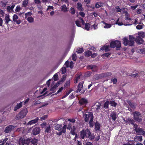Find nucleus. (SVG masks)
<instances>
[{
    "instance_id": "nucleus-9",
    "label": "nucleus",
    "mask_w": 145,
    "mask_h": 145,
    "mask_svg": "<svg viewBox=\"0 0 145 145\" xmlns=\"http://www.w3.org/2000/svg\"><path fill=\"white\" fill-rule=\"evenodd\" d=\"M16 126H15L11 125H9L6 128L4 131L6 133H8L10 132Z\"/></svg>"
},
{
    "instance_id": "nucleus-60",
    "label": "nucleus",
    "mask_w": 145,
    "mask_h": 145,
    "mask_svg": "<svg viewBox=\"0 0 145 145\" xmlns=\"http://www.w3.org/2000/svg\"><path fill=\"white\" fill-rule=\"evenodd\" d=\"M93 119L92 120H89V124L90 126L91 127H92L93 125Z\"/></svg>"
},
{
    "instance_id": "nucleus-63",
    "label": "nucleus",
    "mask_w": 145,
    "mask_h": 145,
    "mask_svg": "<svg viewBox=\"0 0 145 145\" xmlns=\"http://www.w3.org/2000/svg\"><path fill=\"white\" fill-rule=\"evenodd\" d=\"M110 54V53H107L103 54L102 56L103 57L106 56L108 57Z\"/></svg>"
},
{
    "instance_id": "nucleus-41",
    "label": "nucleus",
    "mask_w": 145,
    "mask_h": 145,
    "mask_svg": "<svg viewBox=\"0 0 145 145\" xmlns=\"http://www.w3.org/2000/svg\"><path fill=\"white\" fill-rule=\"evenodd\" d=\"M28 0H25L23 2L22 5L23 7H25L27 6L28 3Z\"/></svg>"
},
{
    "instance_id": "nucleus-44",
    "label": "nucleus",
    "mask_w": 145,
    "mask_h": 145,
    "mask_svg": "<svg viewBox=\"0 0 145 145\" xmlns=\"http://www.w3.org/2000/svg\"><path fill=\"white\" fill-rule=\"evenodd\" d=\"M77 5L78 9L79 10H82V7L81 4L80 3H78L77 4Z\"/></svg>"
},
{
    "instance_id": "nucleus-10",
    "label": "nucleus",
    "mask_w": 145,
    "mask_h": 145,
    "mask_svg": "<svg viewBox=\"0 0 145 145\" xmlns=\"http://www.w3.org/2000/svg\"><path fill=\"white\" fill-rule=\"evenodd\" d=\"M88 103V101L85 98H82L79 101L80 104L83 106H86Z\"/></svg>"
},
{
    "instance_id": "nucleus-43",
    "label": "nucleus",
    "mask_w": 145,
    "mask_h": 145,
    "mask_svg": "<svg viewBox=\"0 0 145 145\" xmlns=\"http://www.w3.org/2000/svg\"><path fill=\"white\" fill-rule=\"evenodd\" d=\"M27 18L28 21L29 23H32L34 21V19L31 17H28Z\"/></svg>"
},
{
    "instance_id": "nucleus-8",
    "label": "nucleus",
    "mask_w": 145,
    "mask_h": 145,
    "mask_svg": "<svg viewBox=\"0 0 145 145\" xmlns=\"http://www.w3.org/2000/svg\"><path fill=\"white\" fill-rule=\"evenodd\" d=\"M64 125L63 127L61 124H57L55 126V129L59 131H61V132L65 133L66 132L67 129V125L64 124Z\"/></svg>"
},
{
    "instance_id": "nucleus-40",
    "label": "nucleus",
    "mask_w": 145,
    "mask_h": 145,
    "mask_svg": "<svg viewBox=\"0 0 145 145\" xmlns=\"http://www.w3.org/2000/svg\"><path fill=\"white\" fill-rule=\"evenodd\" d=\"M71 129V133L72 135H75L76 134L75 133L76 128L74 126H73V127Z\"/></svg>"
},
{
    "instance_id": "nucleus-17",
    "label": "nucleus",
    "mask_w": 145,
    "mask_h": 145,
    "mask_svg": "<svg viewBox=\"0 0 145 145\" xmlns=\"http://www.w3.org/2000/svg\"><path fill=\"white\" fill-rule=\"evenodd\" d=\"M135 40L136 42L139 44H142L143 43V41L142 38L140 37L137 36L136 37Z\"/></svg>"
},
{
    "instance_id": "nucleus-1",
    "label": "nucleus",
    "mask_w": 145,
    "mask_h": 145,
    "mask_svg": "<svg viewBox=\"0 0 145 145\" xmlns=\"http://www.w3.org/2000/svg\"><path fill=\"white\" fill-rule=\"evenodd\" d=\"M135 40V37L133 36L130 35L129 36V40H128L127 38L126 37H124L123 39V43L124 45L125 46H127L128 45L130 46H131L133 45Z\"/></svg>"
},
{
    "instance_id": "nucleus-57",
    "label": "nucleus",
    "mask_w": 145,
    "mask_h": 145,
    "mask_svg": "<svg viewBox=\"0 0 145 145\" xmlns=\"http://www.w3.org/2000/svg\"><path fill=\"white\" fill-rule=\"evenodd\" d=\"M66 69L65 67H63L61 68V71L63 74H64L66 72Z\"/></svg>"
},
{
    "instance_id": "nucleus-12",
    "label": "nucleus",
    "mask_w": 145,
    "mask_h": 145,
    "mask_svg": "<svg viewBox=\"0 0 145 145\" xmlns=\"http://www.w3.org/2000/svg\"><path fill=\"white\" fill-rule=\"evenodd\" d=\"M18 19V17L16 14H14L13 16V20L14 22H16L17 24H20L21 22L20 19Z\"/></svg>"
},
{
    "instance_id": "nucleus-34",
    "label": "nucleus",
    "mask_w": 145,
    "mask_h": 145,
    "mask_svg": "<svg viewBox=\"0 0 145 145\" xmlns=\"http://www.w3.org/2000/svg\"><path fill=\"white\" fill-rule=\"evenodd\" d=\"M112 119L114 121L116 119V114L114 112H112L110 115Z\"/></svg>"
},
{
    "instance_id": "nucleus-16",
    "label": "nucleus",
    "mask_w": 145,
    "mask_h": 145,
    "mask_svg": "<svg viewBox=\"0 0 145 145\" xmlns=\"http://www.w3.org/2000/svg\"><path fill=\"white\" fill-rule=\"evenodd\" d=\"M142 137L141 136H136L134 137V140L135 142H140L142 141Z\"/></svg>"
},
{
    "instance_id": "nucleus-22",
    "label": "nucleus",
    "mask_w": 145,
    "mask_h": 145,
    "mask_svg": "<svg viewBox=\"0 0 145 145\" xmlns=\"http://www.w3.org/2000/svg\"><path fill=\"white\" fill-rule=\"evenodd\" d=\"M51 125L47 124V125L45 127V132L46 133H49L51 131Z\"/></svg>"
},
{
    "instance_id": "nucleus-6",
    "label": "nucleus",
    "mask_w": 145,
    "mask_h": 145,
    "mask_svg": "<svg viewBox=\"0 0 145 145\" xmlns=\"http://www.w3.org/2000/svg\"><path fill=\"white\" fill-rule=\"evenodd\" d=\"M84 117L86 122H88L90 120H93V113L91 112H86Z\"/></svg>"
},
{
    "instance_id": "nucleus-4",
    "label": "nucleus",
    "mask_w": 145,
    "mask_h": 145,
    "mask_svg": "<svg viewBox=\"0 0 145 145\" xmlns=\"http://www.w3.org/2000/svg\"><path fill=\"white\" fill-rule=\"evenodd\" d=\"M110 46V47L112 48H114L116 47L117 50H118V48L121 47V44L120 42L119 41L114 40L111 42Z\"/></svg>"
},
{
    "instance_id": "nucleus-53",
    "label": "nucleus",
    "mask_w": 145,
    "mask_h": 145,
    "mask_svg": "<svg viewBox=\"0 0 145 145\" xmlns=\"http://www.w3.org/2000/svg\"><path fill=\"white\" fill-rule=\"evenodd\" d=\"M70 80H68L67 82L65 84V87L69 86H70Z\"/></svg>"
},
{
    "instance_id": "nucleus-21",
    "label": "nucleus",
    "mask_w": 145,
    "mask_h": 145,
    "mask_svg": "<svg viewBox=\"0 0 145 145\" xmlns=\"http://www.w3.org/2000/svg\"><path fill=\"white\" fill-rule=\"evenodd\" d=\"M39 119L38 118H37L33 120H32L28 122L27 123V124L28 125H31L32 124H33L36 123L38 121V120Z\"/></svg>"
},
{
    "instance_id": "nucleus-18",
    "label": "nucleus",
    "mask_w": 145,
    "mask_h": 145,
    "mask_svg": "<svg viewBox=\"0 0 145 145\" xmlns=\"http://www.w3.org/2000/svg\"><path fill=\"white\" fill-rule=\"evenodd\" d=\"M15 7V5L13 4L10 7V6H8L7 7V9L8 12H11L13 11V8Z\"/></svg>"
},
{
    "instance_id": "nucleus-42",
    "label": "nucleus",
    "mask_w": 145,
    "mask_h": 145,
    "mask_svg": "<svg viewBox=\"0 0 145 145\" xmlns=\"http://www.w3.org/2000/svg\"><path fill=\"white\" fill-rule=\"evenodd\" d=\"M92 52L90 51H88L85 52V55L86 56H89L91 55Z\"/></svg>"
},
{
    "instance_id": "nucleus-26",
    "label": "nucleus",
    "mask_w": 145,
    "mask_h": 145,
    "mask_svg": "<svg viewBox=\"0 0 145 145\" xmlns=\"http://www.w3.org/2000/svg\"><path fill=\"white\" fill-rule=\"evenodd\" d=\"M103 3L101 2H98L95 5V6L96 8H98L101 7H103Z\"/></svg>"
},
{
    "instance_id": "nucleus-11",
    "label": "nucleus",
    "mask_w": 145,
    "mask_h": 145,
    "mask_svg": "<svg viewBox=\"0 0 145 145\" xmlns=\"http://www.w3.org/2000/svg\"><path fill=\"white\" fill-rule=\"evenodd\" d=\"M75 23L77 26L81 27V23L82 24V25H84V21L82 18H80L78 20H77L76 21Z\"/></svg>"
},
{
    "instance_id": "nucleus-29",
    "label": "nucleus",
    "mask_w": 145,
    "mask_h": 145,
    "mask_svg": "<svg viewBox=\"0 0 145 145\" xmlns=\"http://www.w3.org/2000/svg\"><path fill=\"white\" fill-rule=\"evenodd\" d=\"M22 106V102H21L17 104L15 107L14 108V111H16L17 109L21 108Z\"/></svg>"
},
{
    "instance_id": "nucleus-50",
    "label": "nucleus",
    "mask_w": 145,
    "mask_h": 145,
    "mask_svg": "<svg viewBox=\"0 0 145 145\" xmlns=\"http://www.w3.org/2000/svg\"><path fill=\"white\" fill-rule=\"evenodd\" d=\"M119 18L118 19L116 22L115 23V24H118V25H123V23L122 22H120L119 21Z\"/></svg>"
},
{
    "instance_id": "nucleus-13",
    "label": "nucleus",
    "mask_w": 145,
    "mask_h": 145,
    "mask_svg": "<svg viewBox=\"0 0 145 145\" xmlns=\"http://www.w3.org/2000/svg\"><path fill=\"white\" fill-rule=\"evenodd\" d=\"M40 131V128L39 127H35L33 130V134L34 135H36L39 133Z\"/></svg>"
},
{
    "instance_id": "nucleus-52",
    "label": "nucleus",
    "mask_w": 145,
    "mask_h": 145,
    "mask_svg": "<svg viewBox=\"0 0 145 145\" xmlns=\"http://www.w3.org/2000/svg\"><path fill=\"white\" fill-rule=\"evenodd\" d=\"M116 10V12H120L121 11V10L120 8L118 6H116L115 7Z\"/></svg>"
},
{
    "instance_id": "nucleus-48",
    "label": "nucleus",
    "mask_w": 145,
    "mask_h": 145,
    "mask_svg": "<svg viewBox=\"0 0 145 145\" xmlns=\"http://www.w3.org/2000/svg\"><path fill=\"white\" fill-rule=\"evenodd\" d=\"M66 78V76L64 75L63 77H62L61 80L59 81L61 83H63L65 80Z\"/></svg>"
},
{
    "instance_id": "nucleus-32",
    "label": "nucleus",
    "mask_w": 145,
    "mask_h": 145,
    "mask_svg": "<svg viewBox=\"0 0 145 145\" xmlns=\"http://www.w3.org/2000/svg\"><path fill=\"white\" fill-rule=\"evenodd\" d=\"M83 27L87 30H88L90 27V25L88 23H86L84 22V25H83Z\"/></svg>"
},
{
    "instance_id": "nucleus-59",
    "label": "nucleus",
    "mask_w": 145,
    "mask_h": 145,
    "mask_svg": "<svg viewBox=\"0 0 145 145\" xmlns=\"http://www.w3.org/2000/svg\"><path fill=\"white\" fill-rule=\"evenodd\" d=\"M71 13L72 14H74L75 12V9H74V8H73L72 7L71 8Z\"/></svg>"
},
{
    "instance_id": "nucleus-33",
    "label": "nucleus",
    "mask_w": 145,
    "mask_h": 145,
    "mask_svg": "<svg viewBox=\"0 0 145 145\" xmlns=\"http://www.w3.org/2000/svg\"><path fill=\"white\" fill-rule=\"evenodd\" d=\"M38 140L35 138L32 139L31 141L32 144L34 145H37L38 144Z\"/></svg>"
},
{
    "instance_id": "nucleus-54",
    "label": "nucleus",
    "mask_w": 145,
    "mask_h": 145,
    "mask_svg": "<svg viewBox=\"0 0 145 145\" xmlns=\"http://www.w3.org/2000/svg\"><path fill=\"white\" fill-rule=\"evenodd\" d=\"M54 77V81H56L58 79V75L57 74H55L53 76Z\"/></svg>"
},
{
    "instance_id": "nucleus-5",
    "label": "nucleus",
    "mask_w": 145,
    "mask_h": 145,
    "mask_svg": "<svg viewBox=\"0 0 145 145\" xmlns=\"http://www.w3.org/2000/svg\"><path fill=\"white\" fill-rule=\"evenodd\" d=\"M133 118L135 121L139 122H140L142 121V116L139 112L135 111L133 112Z\"/></svg>"
},
{
    "instance_id": "nucleus-27",
    "label": "nucleus",
    "mask_w": 145,
    "mask_h": 145,
    "mask_svg": "<svg viewBox=\"0 0 145 145\" xmlns=\"http://www.w3.org/2000/svg\"><path fill=\"white\" fill-rule=\"evenodd\" d=\"M95 130L97 131L99 130L100 128V125L99 123L96 122L95 123Z\"/></svg>"
},
{
    "instance_id": "nucleus-61",
    "label": "nucleus",
    "mask_w": 145,
    "mask_h": 145,
    "mask_svg": "<svg viewBox=\"0 0 145 145\" xmlns=\"http://www.w3.org/2000/svg\"><path fill=\"white\" fill-rule=\"evenodd\" d=\"M63 89V87H61L57 91V92L55 93V95H56L57 94L61 92Z\"/></svg>"
},
{
    "instance_id": "nucleus-35",
    "label": "nucleus",
    "mask_w": 145,
    "mask_h": 145,
    "mask_svg": "<svg viewBox=\"0 0 145 145\" xmlns=\"http://www.w3.org/2000/svg\"><path fill=\"white\" fill-rule=\"evenodd\" d=\"M5 24L7 25L8 22L10 21L9 16L8 15H6L5 17Z\"/></svg>"
},
{
    "instance_id": "nucleus-28",
    "label": "nucleus",
    "mask_w": 145,
    "mask_h": 145,
    "mask_svg": "<svg viewBox=\"0 0 145 145\" xmlns=\"http://www.w3.org/2000/svg\"><path fill=\"white\" fill-rule=\"evenodd\" d=\"M67 125V128L68 129H72V123L71 122H68L66 123H64Z\"/></svg>"
},
{
    "instance_id": "nucleus-2",
    "label": "nucleus",
    "mask_w": 145,
    "mask_h": 145,
    "mask_svg": "<svg viewBox=\"0 0 145 145\" xmlns=\"http://www.w3.org/2000/svg\"><path fill=\"white\" fill-rule=\"evenodd\" d=\"M90 135V132L88 129H84L80 132V137L82 139L88 138Z\"/></svg>"
},
{
    "instance_id": "nucleus-45",
    "label": "nucleus",
    "mask_w": 145,
    "mask_h": 145,
    "mask_svg": "<svg viewBox=\"0 0 145 145\" xmlns=\"http://www.w3.org/2000/svg\"><path fill=\"white\" fill-rule=\"evenodd\" d=\"M32 15V14L31 12H29L25 14V18L26 19L28 17H31L30 16Z\"/></svg>"
},
{
    "instance_id": "nucleus-55",
    "label": "nucleus",
    "mask_w": 145,
    "mask_h": 145,
    "mask_svg": "<svg viewBox=\"0 0 145 145\" xmlns=\"http://www.w3.org/2000/svg\"><path fill=\"white\" fill-rule=\"evenodd\" d=\"M20 9L21 7L19 5L17 6L16 7L15 11L17 12H19L20 10Z\"/></svg>"
},
{
    "instance_id": "nucleus-24",
    "label": "nucleus",
    "mask_w": 145,
    "mask_h": 145,
    "mask_svg": "<svg viewBox=\"0 0 145 145\" xmlns=\"http://www.w3.org/2000/svg\"><path fill=\"white\" fill-rule=\"evenodd\" d=\"M84 82H80L79 83L78 86V89L76 91L77 92H80L81 89L82 88Z\"/></svg>"
},
{
    "instance_id": "nucleus-38",
    "label": "nucleus",
    "mask_w": 145,
    "mask_h": 145,
    "mask_svg": "<svg viewBox=\"0 0 145 145\" xmlns=\"http://www.w3.org/2000/svg\"><path fill=\"white\" fill-rule=\"evenodd\" d=\"M138 36L142 38H144L145 37V34L144 32H139L138 33Z\"/></svg>"
},
{
    "instance_id": "nucleus-20",
    "label": "nucleus",
    "mask_w": 145,
    "mask_h": 145,
    "mask_svg": "<svg viewBox=\"0 0 145 145\" xmlns=\"http://www.w3.org/2000/svg\"><path fill=\"white\" fill-rule=\"evenodd\" d=\"M101 106V104L99 103H96L93 106L94 108H96V110L98 111L100 109Z\"/></svg>"
},
{
    "instance_id": "nucleus-49",
    "label": "nucleus",
    "mask_w": 145,
    "mask_h": 145,
    "mask_svg": "<svg viewBox=\"0 0 145 145\" xmlns=\"http://www.w3.org/2000/svg\"><path fill=\"white\" fill-rule=\"evenodd\" d=\"M84 50L82 48H78L76 51V52L78 54L81 53Z\"/></svg>"
},
{
    "instance_id": "nucleus-25",
    "label": "nucleus",
    "mask_w": 145,
    "mask_h": 145,
    "mask_svg": "<svg viewBox=\"0 0 145 145\" xmlns=\"http://www.w3.org/2000/svg\"><path fill=\"white\" fill-rule=\"evenodd\" d=\"M102 23L105 25L104 28L105 29L109 28L111 27V25L110 24L106 23L104 21H102Z\"/></svg>"
},
{
    "instance_id": "nucleus-58",
    "label": "nucleus",
    "mask_w": 145,
    "mask_h": 145,
    "mask_svg": "<svg viewBox=\"0 0 145 145\" xmlns=\"http://www.w3.org/2000/svg\"><path fill=\"white\" fill-rule=\"evenodd\" d=\"M68 121L69 122L71 123H74L75 122V120L74 118L69 119L68 120Z\"/></svg>"
},
{
    "instance_id": "nucleus-14",
    "label": "nucleus",
    "mask_w": 145,
    "mask_h": 145,
    "mask_svg": "<svg viewBox=\"0 0 145 145\" xmlns=\"http://www.w3.org/2000/svg\"><path fill=\"white\" fill-rule=\"evenodd\" d=\"M25 142L24 137H21L20 138L18 141L19 145H24L25 144Z\"/></svg>"
},
{
    "instance_id": "nucleus-19",
    "label": "nucleus",
    "mask_w": 145,
    "mask_h": 145,
    "mask_svg": "<svg viewBox=\"0 0 145 145\" xmlns=\"http://www.w3.org/2000/svg\"><path fill=\"white\" fill-rule=\"evenodd\" d=\"M110 47L109 45H105L100 48V50H105V52H108L109 51Z\"/></svg>"
},
{
    "instance_id": "nucleus-47",
    "label": "nucleus",
    "mask_w": 145,
    "mask_h": 145,
    "mask_svg": "<svg viewBox=\"0 0 145 145\" xmlns=\"http://www.w3.org/2000/svg\"><path fill=\"white\" fill-rule=\"evenodd\" d=\"M110 104L111 106L114 107L116 106L117 104L113 101H111L110 102Z\"/></svg>"
},
{
    "instance_id": "nucleus-64",
    "label": "nucleus",
    "mask_w": 145,
    "mask_h": 145,
    "mask_svg": "<svg viewBox=\"0 0 145 145\" xmlns=\"http://www.w3.org/2000/svg\"><path fill=\"white\" fill-rule=\"evenodd\" d=\"M47 115H45L40 118V119L41 120H45L46 118H47Z\"/></svg>"
},
{
    "instance_id": "nucleus-56",
    "label": "nucleus",
    "mask_w": 145,
    "mask_h": 145,
    "mask_svg": "<svg viewBox=\"0 0 145 145\" xmlns=\"http://www.w3.org/2000/svg\"><path fill=\"white\" fill-rule=\"evenodd\" d=\"M80 75L78 76L76 78V79H74V82L75 83H76L80 79Z\"/></svg>"
},
{
    "instance_id": "nucleus-46",
    "label": "nucleus",
    "mask_w": 145,
    "mask_h": 145,
    "mask_svg": "<svg viewBox=\"0 0 145 145\" xmlns=\"http://www.w3.org/2000/svg\"><path fill=\"white\" fill-rule=\"evenodd\" d=\"M109 104V101H106L104 104L103 107L105 108H108V106Z\"/></svg>"
},
{
    "instance_id": "nucleus-36",
    "label": "nucleus",
    "mask_w": 145,
    "mask_h": 145,
    "mask_svg": "<svg viewBox=\"0 0 145 145\" xmlns=\"http://www.w3.org/2000/svg\"><path fill=\"white\" fill-rule=\"evenodd\" d=\"M61 83L59 81L52 88L50 89V91H53L54 89H55Z\"/></svg>"
},
{
    "instance_id": "nucleus-23",
    "label": "nucleus",
    "mask_w": 145,
    "mask_h": 145,
    "mask_svg": "<svg viewBox=\"0 0 145 145\" xmlns=\"http://www.w3.org/2000/svg\"><path fill=\"white\" fill-rule=\"evenodd\" d=\"M125 20H129L130 21L133 20L132 19L130 18L129 14L127 12L125 13Z\"/></svg>"
},
{
    "instance_id": "nucleus-15",
    "label": "nucleus",
    "mask_w": 145,
    "mask_h": 145,
    "mask_svg": "<svg viewBox=\"0 0 145 145\" xmlns=\"http://www.w3.org/2000/svg\"><path fill=\"white\" fill-rule=\"evenodd\" d=\"M123 120L124 121H125L126 123H128L129 124H132L133 125V126L134 124H135L133 123L134 121L132 119H131L130 118H126V119H124Z\"/></svg>"
},
{
    "instance_id": "nucleus-31",
    "label": "nucleus",
    "mask_w": 145,
    "mask_h": 145,
    "mask_svg": "<svg viewBox=\"0 0 145 145\" xmlns=\"http://www.w3.org/2000/svg\"><path fill=\"white\" fill-rule=\"evenodd\" d=\"M127 102L133 108L135 109V108L136 106V105L135 104L132 103L129 100H127Z\"/></svg>"
},
{
    "instance_id": "nucleus-7",
    "label": "nucleus",
    "mask_w": 145,
    "mask_h": 145,
    "mask_svg": "<svg viewBox=\"0 0 145 145\" xmlns=\"http://www.w3.org/2000/svg\"><path fill=\"white\" fill-rule=\"evenodd\" d=\"M27 113V109H25L22 110L20 113L16 115V118L18 120L20 119L24 118Z\"/></svg>"
},
{
    "instance_id": "nucleus-30",
    "label": "nucleus",
    "mask_w": 145,
    "mask_h": 145,
    "mask_svg": "<svg viewBox=\"0 0 145 145\" xmlns=\"http://www.w3.org/2000/svg\"><path fill=\"white\" fill-rule=\"evenodd\" d=\"M138 20L137 19H135L134 22H133L132 21L130 23V24H126V25H126V26L130 25H131L132 24H133L136 25L138 23Z\"/></svg>"
},
{
    "instance_id": "nucleus-37",
    "label": "nucleus",
    "mask_w": 145,
    "mask_h": 145,
    "mask_svg": "<svg viewBox=\"0 0 145 145\" xmlns=\"http://www.w3.org/2000/svg\"><path fill=\"white\" fill-rule=\"evenodd\" d=\"M61 10L64 12H66L67 11V7L65 5H64L61 6Z\"/></svg>"
},
{
    "instance_id": "nucleus-39",
    "label": "nucleus",
    "mask_w": 145,
    "mask_h": 145,
    "mask_svg": "<svg viewBox=\"0 0 145 145\" xmlns=\"http://www.w3.org/2000/svg\"><path fill=\"white\" fill-rule=\"evenodd\" d=\"M32 138H29L26 139L25 140V144L29 145V143L31 142Z\"/></svg>"
},
{
    "instance_id": "nucleus-3",
    "label": "nucleus",
    "mask_w": 145,
    "mask_h": 145,
    "mask_svg": "<svg viewBox=\"0 0 145 145\" xmlns=\"http://www.w3.org/2000/svg\"><path fill=\"white\" fill-rule=\"evenodd\" d=\"M133 127L134 128V131L136 133L140 135H142L145 136V131H144L143 129L140 128L138 126L137 124H134Z\"/></svg>"
},
{
    "instance_id": "nucleus-62",
    "label": "nucleus",
    "mask_w": 145,
    "mask_h": 145,
    "mask_svg": "<svg viewBox=\"0 0 145 145\" xmlns=\"http://www.w3.org/2000/svg\"><path fill=\"white\" fill-rule=\"evenodd\" d=\"M47 124L45 123H43L41 124V127L42 128H44L47 125Z\"/></svg>"
},
{
    "instance_id": "nucleus-51",
    "label": "nucleus",
    "mask_w": 145,
    "mask_h": 145,
    "mask_svg": "<svg viewBox=\"0 0 145 145\" xmlns=\"http://www.w3.org/2000/svg\"><path fill=\"white\" fill-rule=\"evenodd\" d=\"M72 59L73 61L76 60L77 58V56L75 54H73L72 56Z\"/></svg>"
}]
</instances>
